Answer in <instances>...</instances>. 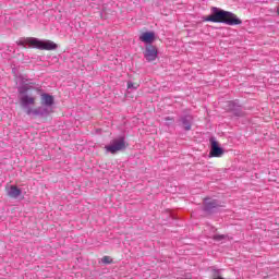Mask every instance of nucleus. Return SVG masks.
<instances>
[{
	"label": "nucleus",
	"instance_id": "1",
	"mask_svg": "<svg viewBox=\"0 0 279 279\" xmlns=\"http://www.w3.org/2000/svg\"><path fill=\"white\" fill-rule=\"evenodd\" d=\"M29 90H40L31 85H22L17 87V93L20 95V105L23 110H26V114L28 117H36L34 109L32 106H36V96L29 95Z\"/></svg>",
	"mask_w": 279,
	"mask_h": 279
},
{
	"label": "nucleus",
	"instance_id": "2",
	"mask_svg": "<svg viewBox=\"0 0 279 279\" xmlns=\"http://www.w3.org/2000/svg\"><path fill=\"white\" fill-rule=\"evenodd\" d=\"M205 21L208 23H225L226 25H241L243 23L236 14L217 8L213 9V14L205 17Z\"/></svg>",
	"mask_w": 279,
	"mask_h": 279
},
{
	"label": "nucleus",
	"instance_id": "3",
	"mask_svg": "<svg viewBox=\"0 0 279 279\" xmlns=\"http://www.w3.org/2000/svg\"><path fill=\"white\" fill-rule=\"evenodd\" d=\"M19 47H32L33 49H40L41 51H56L58 49V45L51 40H40L36 37H24L20 39L17 43Z\"/></svg>",
	"mask_w": 279,
	"mask_h": 279
},
{
	"label": "nucleus",
	"instance_id": "4",
	"mask_svg": "<svg viewBox=\"0 0 279 279\" xmlns=\"http://www.w3.org/2000/svg\"><path fill=\"white\" fill-rule=\"evenodd\" d=\"M56 100L51 94H41V106L34 109L35 117L47 119L53 112Z\"/></svg>",
	"mask_w": 279,
	"mask_h": 279
},
{
	"label": "nucleus",
	"instance_id": "5",
	"mask_svg": "<svg viewBox=\"0 0 279 279\" xmlns=\"http://www.w3.org/2000/svg\"><path fill=\"white\" fill-rule=\"evenodd\" d=\"M105 149L109 151V154H117V151L125 149V137L119 136L112 140L109 145L105 146Z\"/></svg>",
	"mask_w": 279,
	"mask_h": 279
},
{
	"label": "nucleus",
	"instance_id": "6",
	"mask_svg": "<svg viewBox=\"0 0 279 279\" xmlns=\"http://www.w3.org/2000/svg\"><path fill=\"white\" fill-rule=\"evenodd\" d=\"M144 58L147 62H154L158 58V48L154 45H146Z\"/></svg>",
	"mask_w": 279,
	"mask_h": 279
},
{
	"label": "nucleus",
	"instance_id": "7",
	"mask_svg": "<svg viewBox=\"0 0 279 279\" xmlns=\"http://www.w3.org/2000/svg\"><path fill=\"white\" fill-rule=\"evenodd\" d=\"M210 143L211 149L209 156H211V158H221V156H223V149L219 147V143L215 140H211Z\"/></svg>",
	"mask_w": 279,
	"mask_h": 279
},
{
	"label": "nucleus",
	"instance_id": "8",
	"mask_svg": "<svg viewBox=\"0 0 279 279\" xmlns=\"http://www.w3.org/2000/svg\"><path fill=\"white\" fill-rule=\"evenodd\" d=\"M141 41L144 43L146 46L156 43V33L154 32H144L141 35Z\"/></svg>",
	"mask_w": 279,
	"mask_h": 279
},
{
	"label": "nucleus",
	"instance_id": "9",
	"mask_svg": "<svg viewBox=\"0 0 279 279\" xmlns=\"http://www.w3.org/2000/svg\"><path fill=\"white\" fill-rule=\"evenodd\" d=\"M181 125L184 128L186 132H190L193 123V117L184 116L180 119Z\"/></svg>",
	"mask_w": 279,
	"mask_h": 279
},
{
	"label": "nucleus",
	"instance_id": "10",
	"mask_svg": "<svg viewBox=\"0 0 279 279\" xmlns=\"http://www.w3.org/2000/svg\"><path fill=\"white\" fill-rule=\"evenodd\" d=\"M22 193L23 192L21 191V189L16 187L15 185H11L10 190L8 191L9 197H13V199H16V197H20Z\"/></svg>",
	"mask_w": 279,
	"mask_h": 279
},
{
	"label": "nucleus",
	"instance_id": "11",
	"mask_svg": "<svg viewBox=\"0 0 279 279\" xmlns=\"http://www.w3.org/2000/svg\"><path fill=\"white\" fill-rule=\"evenodd\" d=\"M205 210H211V208H217L219 206V203H217L216 199L206 198L204 201Z\"/></svg>",
	"mask_w": 279,
	"mask_h": 279
},
{
	"label": "nucleus",
	"instance_id": "12",
	"mask_svg": "<svg viewBox=\"0 0 279 279\" xmlns=\"http://www.w3.org/2000/svg\"><path fill=\"white\" fill-rule=\"evenodd\" d=\"M214 241H223L225 239H228V235L225 234H216L213 236Z\"/></svg>",
	"mask_w": 279,
	"mask_h": 279
},
{
	"label": "nucleus",
	"instance_id": "13",
	"mask_svg": "<svg viewBox=\"0 0 279 279\" xmlns=\"http://www.w3.org/2000/svg\"><path fill=\"white\" fill-rule=\"evenodd\" d=\"M101 263L105 265H110L112 263V258H110V256H104Z\"/></svg>",
	"mask_w": 279,
	"mask_h": 279
},
{
	"label": "nucleus",
	"instance_id": "14",
	"mask_svg": "<svg viewBox=\"0 0 279 279\" xmlns=\"http://www.w3.org/2000/svg\"><path fill=\"white\" fill-rule=\"evenodd\" d=\"M165 121H169L170 123H173L174 119L173 117H167L165 118Z\"/></svg>",
	"mask_w": 279,
	"mask_h": 279
},
{
	"label": "nucleus",
	"instance_id": "15",
	"mask_svg": "<svg viewBox=\"0 0 279 279\" xmlns=\"http://www.w3.org/2000/svg\"><path fill=\"white\" fill-rule=\"evenodd\" d=\"M128 88H134V83L129 82V83H128Z\"/></svg>",
	"mask_w": 279,
	"mask_h": 279
}]
</instances>
